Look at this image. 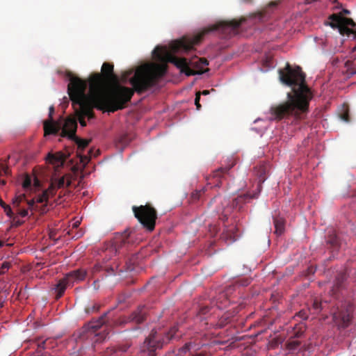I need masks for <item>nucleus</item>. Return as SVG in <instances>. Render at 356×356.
Instances as JSON below:
<instances>
[{"label":"nucleus","instance_id":"nucleus-1","mask_svg":"<svg viewBox=\"0 0 356 356\" xmlns=\"http://www.w3.org/2000/svg\"><path fill=\"white\" fill-rule=\"evenodd\" d=\"M165 72V65L143 64L136 68L134 75L129 79L133 88L118 86L111 92L104 90L101 76L97 74L91 81L88 93L86 81L72 76L67 86V92L81 126H86V117L88 120L95 118L94 108L108 113L123 109L131 101L134 92L141 94L150 89Z\"/></svg>","mask_w":356,"mask_h":356},{"label":"nucleus","instance_id":"nucleus-2","mask_svg":"<svg viewBox=\"0 0 356 356\" xmlns=\"http://www.w3.org/2000/svg\"><path fill=\"white\" fill-rule=\"evenodd\" d=\"M245 21V17L240 19L222 21L216 24L203 29L200 33L193 36L185 35L179 40H174L170 44V51L165 47L157 46L153 51L154 58L158 61L166 63H173L181 72L187 76L202 74L204 72L202 67L209 65V61L204 58L195 57L189 61L186 58H178L177 53H188L195 49V46L200 44L205 35L218 31L223 38H231L238 33V29Z\"/></svg>","mask_w":356,"mask_h":356},{"label":"nucleus","instance_id":"nucleus-3","mask_svg":"<svg viewBox=\"0 0 356 356\" xmlns=\"http://www.w3.org/2000/svg\"><path fill=\"white\" fill-rule=\"evenodd\" d=\"M281 81L292 87V92L287 93V101L271 107V120H281L290 116L302 120L306 115L309 102L312 98L310 89L305 83V75L300 67L293 69L289 63L279 71Z\"/></svg>","mask_w":356,"mask_h":356},{"label":"nucleus","instance_id":"nucleus-4","mask_svg":"<svg viewBox=\"0 0 356 356\" xmlns=\"http://www.w3.org/2000/svg\"><path fill=\"white\" fill-rule=\"evenodd\" d=\"M255 195L246 193L238 195L231 201L222 195H216L211 201L209 205L213 207L214 211L219 215V218L222 221L228 219V216L232 213L234 209L241 211L243 205L253 198Z\"/></svg>","mask_w":356,"mask_h":356},{"label":"nucleus","instance_id":"nucleus-5","mask_svg":"<svg viewBox=\"0 0 356 356\" xmlns=\"http://www.w3.org/2000/svg\"><path fill=\"white\" fill-rule=\"evenodd\" d=\"M106 314L102 316L98 321H90L73 334V338L76 343L88 342V343H99L104 341L108 333L98 332L105 323L104 318Z\"/></svg>","mask_w":356,"mask_h":356},{"label":"nucleus","instance_id":"nucleus-6","mask_svg":"<svg viewBox=\"0 0 356 356\" xmlns=\"http://www.w3.org/2000/svg\"><path fill=\"white\" fill-rule=\"evenodd\" d=\"M177 330L176 326L172 327L167 335L161 339H159L156 332L152 330L140 347V356H156L157 349L162 348L165 343L175 338Z\"/></svg>","mask_w":356,"mask_h":356},{"label":"nucleus","instance_id":"nucleus-7","mask_svg":"<svg viewBox=\"0 0 356 356\" xmlns=\"http://www.w3.org/2000/svg\"><path fill=\"white\" fill-rule=\"evenodd\" d=\"M350 12L347 9H343L337 14H332L329 17V25L334 29H337L342 35L352 37L356 40V23L351 19L344 17Z\"/></svg>","mask_w":356,"mask_h":356},{"label":"nucleus","instance_id":"nucleus-8","mask_svg":"<svg viewBox=\"0 0 356 356\" xmlns=\"http://www.w3.org/2000/svg\"><path fill=\"white\" fill-rule=\"evenodd\" d=\"M134 216L143 225V228L149 232H152L156 225L157 211L150 204L134 206L132 207Z\"/></svg>","mask_w":356,"mask_h":356},{"label":"nucleus","instance_id":"nucleus-9","mask_svg":"<svg viewBox=\"0 0 356 356\" xmlns=\"http://www.w3.org/2000/svg\"><path fill=\"white\" fill-rule=\"evenodd\" d=\"M86 275L87 271L83 268L74 270L67 273L63 278L58 282L54 288L56 293V299L58 300L60 298L68 286H72L75 283L83 281Z\"/></svg>","mask_w":356,"mask_h":356},{"label":"nucleus","instance_id":"nucleus-10","mask_svg":"<svg viewBox=\"0 0 356 356\" xmlns=\"http://www.w3.org/2000/svg\"><path fill=\"white\" fill-rule=\"evenodd\" d=\"M250 279H241L235 282L234 284L229 286L224 291L219 294L216 305L218 308L223 309L227 307L231 302H234V298L232 294L240 286H246L250 284Z\"/></svg>","mask_w":356,"mask_h":356},{"label":"nucleus","instance_id":"nucleus-11","mask_svg":"<svg viewBox=\"0 0 356 356\" xmlns=\"http://www.w3.org/2000/svg\"><path fill=\"white\" fill-rule=\"evenodd\" d=\"M59 122L61 123L60 136L62 137H67L70 139L71 138H76L77 122L75 118L68 117L65 120L63 124V120Z\"/></svg>","mask_w":356,"mask_h":356},{"label":"nucleus","instance_id":"nucleus-12","mask_svg":"<svg viewBox=\"0 0 356 356\" xmlns=\"http://www.w3.org/2000/svg\"><path fill=\"white\" fill-rule=\"evenodd\" d=\"M97 74L101 76L102 83V86H103L104 90L108 92V90H107L105 88V81L116 79V77L113 73V65L108 63H104L102 66V73L101 74L95 73V74H92L89 79L88 83L87 82V83L89 84V89L90 88L91 81L93 80L95 76ZM112 90H111V91ZM109 92H111V90H109Z\"/></svg>","mask_w":356,"mask_h":356},{"label":"nucleus","instance_id":"nucleus-13","mask_svg":"<svg viewBox=\"0 0 356 356\" xmlns=\"http://www.w3.org/2000/svg\"><path fill=\"white\" fill-rule=\"evenodd\" d=\"M49 110V119L44 122V136L51 134L56 135L61 129V123L58 121H54L53 119V115L54 113V106H50Z\"/></svg>","mask_w":356,"mask_h":356},{"label":"nucleus","instance_id":"nucleus-14","mask_svg":"<svg viewBox=\"0 0 356 356\" xmlns=\"http://www.w3.org/2000/svg\"><path fill=\"white\" fill-rule=\"evenodd\" d=\"M234 164L225 168H219L213 172L212 175L207 178V185H213L216 187H220L222 183V179H225L226 175L228 174L229 170L232 168ZM212 188V186H211Z\"/></svg>","mask_w":356,"mask_h":356},{"label":"nucleus","instance_id":"nucleus-15","mask_svg":"<svg viewBox=\"0 0 356 356\" xmlns=\"http://www.w3.org/2000/svg\"><path fill=\"white\" fill-rule=\"evenodd\" d=\"M332 320L337 326L345 328L349 325L350 315L347 310L337 309L332 314Z\"/></svg>","mask_w":356,"mask_h":356},{"label":"nucleus","instance_id":"nucleus-16","mask_svg":"<svg viewBox=\"0 0 356 356\" xmlns=\"http://www.w3.org/2000/svg\"><path fill=\"white\" fill-rule=\"evenodd\" d=\"M129 234L127 231L122 234H117L113 239L112 246L111 247V251H115V253L120 252L121 249L129 245Z\"/></svg>","mask_w":356,"mask_h":356},{"label":"nucleus","instance_id":"nucleus-17","mask_svg":"<svg viewBox=\"0 0 356 356\" xmlns=\"http://www.w3.org/2000/svg\"><path fill=\"white\" fill-rule=\"evenodd\" d=\"M147 310L148 309L145 306H139L129 315V321L136 324L142 323L146 319Z\"/></svg>","mask_w":356,"mask_h":356},{"label":"nucleus","instance_id":"nucleus-18","mask_svg":"<svg viewBox=\"0 0 356 356\" xmlns=\"http://www.w3.org/2000/svg\"><path fill=\"white\" fill-rule=\"evenodd\" d=\"M66 160L65 155L61 152H58L55 154L49 153L47 156V161L54 165L55 167H60L63 165Z\"/></svg>","mask_w":356,"mask_h":356},{"label":"nucleus","instance_id":"nucleus-19","mask_svg":"<svg viewBox=\"0 0 356 356\" xmlns=\"http://www.w3.org/2000/svg\"><path fill=\"white\" fill-rule=\"evenodd\" d=\"M26 200V196L24 194L19 195L15 197L13 200V205L15 209H17V212L18 215L22 217H26L29 214L28 209H20V204Z\"/></svg>","mask_w":356,"mask_h":356},{"label":"nucleus","instance_id":"nucleus-20","mask_svg":"<svg viewBox=\"0 0 356 356\" xmlns=\"http://www.w3.org/2000/svg\"><path fill=\"white\" fill-rule=\"evenodd\" d=\"M53 339H47L41 343H38L36 353L31 356H51L50 353L48 352H42V350L51 348L50 343L53 342Z\"/></svg>","mask_w":356,"mask_h":356},{"label":"nucleus","instance_id":"nucleus-21","mask_svg":"<svg viewBox=\"0 0 356 356\" xmlns=\"http://www.w3.org/2000/svg\"><path fill=\"white\" fill-rule=\"evenodd\" d=\"M70 184V179H66L65 177H62L58 179L52 180L49 186H53L52 192L55 195L56 189L68 187Z\"/></svg>","mask_w":356,"mask_h":356},{"label":"nucleus","instance_id":"nucleus-22","mask_svg":"<svg viewBox=\"0 0 356 356\" xmlns=\"http://www.w3.org/2000/svg\"><path fill=\"white\" fill-rule=\"evenodd\" d=\"M346 280V275L345 273H340L337 275L334 284L332 289V292L333 294L336 293L338 291H339L343 286V282Z\"/></svg>","mask_w":356,"mask_h":356},{"label":"nucleus","instance_id":"nucleus-23","mask_svg":"<svg viewBox=\"0 0 356 356\" xmlns=\"http://www.w3.org/2000/svg\"><path fill=\"white\" fill-rule=\"evenodd\" d=\"M327 243L330 245L333 250H337L339 249L340 246L339 239L334 231L329 234Z\"/></svg>","mask_w":356,"mask_h":356},{"label":"nucleus","instance_id":"nucleus-24","mask_svg":"<svg viewBox=\"0 0 356 356\" xmlns=\"http://www.w3.org/2000/svg\"><path fill=\"white\" fill-rule=\"evenodd\" d=\"M129 347L130 346L129 345L125 344L120 346L118 349L114 348H108L104 353V356H113L118 355L119 353H126L129 350Z\"/></svg>","mask_w":356,"mask_h":356},{"label":"nucleus","instance_id":"nucleus-25","mask_svg":"<svg viewBox=\"0 0 356 356\" xmlns=\"http://www.w3.org/2000/svg\"><path fill=\"white\" fill-rule=\"evenodd\" d=\"M275 233L277 235H281L284 231V220L282 218H274Z\"/></svg>","mask_w":356,"mask_h":356},{"label":"nucleus","instance_id":"nucleus-26","mask_svg":"<svg viewBox=\"0 0 356 356\" xmlns=\"http://www.w3.org/2000/svg\"><path fill=\"white\" fill-rule=\"evenodd\" d=\"M52 190L53 186H49L47 190L44 191L43 193L38 197L37 202L41 204L47 202L49 197L54 195Z\"/></svg>","mask_w":356,"mask_h":356},{"label":"nucleus","instance_id":"nucleus-27","mask_svg":"<svg viewBox=\"0 0 356 356\" xmlns=\"http://www.w3.org/2000/svg\"><path fill=\"white\" fill-rule=\"evenodd\" d=\"M234 229L235 227H232L230 229L226 228L224 229L222 238L230 243L236 241L237 236L234 233Z\"/></svg>","mask_w":356,"mask_h":356},{"label":"nucleus","instance_id":"nucleus-28","mask_svg":"<svg viewBox=\"0 0 356 356\" xmlns=\"http://www.w3.org/2000/svg\"><path fill=\"white\" fill-rule=\"evenodd\" d=\"M71 140H73L76 142L78 149L80 150H83L89 143H90L91 140H87V139H81L76 136V138H71Z\"/></svg>","mask_w":356,"mask_h":356},{"label":"nucleus","instance_id":"nucleus-29","mask_svg":"<svg viewBox=\"0 0 356 356\" xmlns=\"http://www.w3.org/2000/svg\"><path fill=\"white\" fill-rule=\"evenodd\" d=\"M347 71L350 74H356V58L353 60H347L345 63Z\"/></svg>","mask_w":356,"mask_h":356},{"label":"nucleus","instance_id":"nucleus-30","mask_svg":"<svg viewBox=\"0 0 356 356\" xmlns=\"http://www.w3.org/2000/svg\"><path fill=\"white\" fill-rule=\"evenodd\" d=\"M300 345V342L299 341L293 339H290L286 343V348L290 351L296 350Z\"/></svg>","mask_w":356,"mask_h":356},{"label":"nucleus","instance_id":"nucleus-31","mask_svg":"<svg viewBox=\"0 0 356 356\" xmlns=\"http://www.w3.org/2000/svg\"><path fill=\"white\" fill-rule=\"evenodd\" d=\"M193 343L191 342L186 343L184 346L179 348L178 353H177V356H183L186 353L189 352Z\"/></svg>","mask_w":356,"mask_h":356},{"label":"nucleus","instance_id":"nucleus-32","mask_svg":"<svg viewBox=\"0 0 356 356\" xmlns=\"http://www.w3.org/2000/svg\"><path fill=\"white\" fill-rule=\"evenodd\" d=\"M266 170L264 166H261L259 168V170L257 172V175L259 176V182H264L266 179Z\"/></svg>","mask_w":356,"mask_h":356},{"label":"nucleus","instance_id":"nucleus-33","mask_svg":"<svg viewBox=\"0 0 356 356\" xmlns=\"http://www.w3.org/2000/svg\"><path fill=\"white\" fill-rule=\"evenodd\" d=\"M31 182H32V180H31V177H29V175H26L23 181V183H22V187L25 189V190H29L31 188Z\"/></svg>","mask_w":356,"mask_h":356},{"label":"nucleus","instance_id":"nucleus-34","mask_svg":"<svg viewBox=\"0 0 356 356\" xmlns=\"http://www.w3.org/2000/svg\"><path fill=\"white\" fill-rule=\"evenodd\" d=\"M99 309V305L97 303L92 304L91 306H88L86 307L85 311L87 314L93 313L97 312Z\"/></svg>","mask_w":356,"mask_h":356},{"label":"nucleus","instance_id":"nucleus-35","mask_svg":"<svg viewBox=\"0 0 356 356\" xmlns=\"http://www.w3.org/2000/svg\"><path fill=\"white\" fill-rule=\"evenodd\" d=\"M204 190L202 191H195V192L192 193L191 194V200L193 202H195L198 200L202 195V193H204Z\"/></svg>","mask_w":356,"mask_h":356},{"label":"nucleus","instance_id":"nucleus-36","mask_svg":"<svg viewBox=\"0 0 356 356\" xmlns=\"http://www.w3.org/2000/svg\"><path fill=\"white\" fill-rule=\"evenodd\" d=\"M24 201L27 202V204L29 205V209L31 211H38L39 209L38 206L35 204V202L33 200H26Z\"/></svg>","mask_w":356,"mask_h":356},{"label":"nucleus","instance_id":"nucleus-37","mask_svg":"<svg viewBox=\"0 0 356 356\" xmlns=\"http://www.w3.org/2000/svg\"><path fill=\"white\" fill-rule=\"evenodd\" d=\"M200 95H201L200 92H197L196 95H195V104L197 110H200L201 108V105L200 104Z\"/></svg>","mask_w":356,"mask_h":356},{"label":"nucleus","instance_id":"nucleus-38","mask_svg":"<svg viewBox=\"0 0 356 356\" xmlns=\"http://www.w3.org/2000/svg\"><path fill=\"white\" fill-rule=\"evenodd\" d=\"M210 310H211L210 307L204 306V307H200L199 313H200V314H202V315H206L209 312Z\"/></svg>","mask_w":356,"mask_h":356},{"label":"nucleus","instance_id":"nucleus-39","mask_svg":"<svg viewBox=\"0 0 356 356\" xmlns=\"http://www.w3.org/2000/svg\"><path fill=\"white\" fill-rule=\"evenodd\" d=\"M118 267V265H115V266H112L111 267L105 266V270L107 272L108 275H112L114 273L115 269H117Z\"/></svg>","mask_w":356,"mask_h":356},{"label":"nucleus","instance_id":"nucleus-40","mask_svg":"<svg viewBox=\"0 0 356 356\" xmlns=\"http://www.w3.org/2000/svg\"><path fill=\"white\" fill-rule=\"evenodd\" d=\"M4 211L6 213V215L10 218H13L15 216L11 207L9 205L6 207V208L4 209Z\"/></svg>","mask_w":356,"mask_h":356},{"label":"nucleus","instance_id":"nucleus-41","mask_svg":"<svg viewBox=\"0 0 356 356\" xmlns=\"http://www.w3.org/2000/svg\"><path fill=\"white\" fill-rule=\"evenodd\" d=\"M10 265L8 262H3L1 267V273H4L10 268Z\"/></svg>","mask_w":356,"mask_h":356},{"label":"nucleus","instance_id":"nucleus-42","mask_svg":"<svg viewBox=\"0 0 356 356\" xmlns=\"http://www.w3.org/2000/svg\"><path fill=\"white\" fill-rule=\"evenodd\" d=\"M13 226L18 227L23 223V221L18 220L17 216H14L13 218Z\"/></svg>","mask_w":356,"mask_h":356},{"label":"nucleus","instance_id":"nucleus-43","mask_svg":"<svg viewBox=\"0 0 356 356\" xmlns=\"http://www.w3.org/2000/svg\"><path fill=\"white\" fill-rule=\"evenodd\" d=\"M321 302H319L318 300H315L313 303V308L316 310H321Z\"/></svg>","mask_w":356,"mask_h":356},{"label":"nucleus","instance_id":"nucleus-44","mask_svg":"<svg viewBox=\"0 0 356 356\" xmlns=\"http://www.w3.org/2000/svg\"><path fill=\"white\" fill-rule=\"evenodd\" d=\"M341 118L346 121V122H349L350 121V119H349V115H348V111H344L341 115Z\"/></svg>","mask_w":356,"mask_h":356},{"label":"nucleus","instance_id":"nucleus-45","mask_svg":"<svg viewBox=\"0 0 356 356\" xmlns=\"http://www.w3.org/2000/svg\"><path fill=\"white\" fill-rule=\"evenodd\" d=\"M0 171L3 172L6 175H8L9 174L8 168L3 164H0Z\"/></svg>","mask_w":356,"mask_h":356},{"label":"nucleus","instance_id":"nucleus-46","mask_svg":"<svg viewBox=\"0 0 356 356\" xmlns=\"http://www.w3.org/2000/svg\"><path fill=\"white\" fill-rule=\"evenodd\" d=\"M298 315L304 319H307L308 318V315L306 314L305 312L303 311H300Z\"/></svg>","mask_w":356,"mask_h":356},{"label":"nucleus","instance_id":"nucleus-47","mask_svg":"<svg viewBox=\"0 0 356 356\" xmlns=\"http://www.w3.org/2000/svg\"><path fill=\"white\" fill-rule=\"evenodd\" d=\"M40 213H44L47 212V204L42 205L40 209Z\"/></svg>","mask_w":356,"mask_h":356},{"label":"nucleus","instance_id":"nucleus-48","mask_svg":"<svg viewBox=\"0 0 356 356\" xmlns=\"http://www.w3.org/2000/svg\"><path fill=\"white\" fill-rule=\"evenodd\" d=\"M133 73V70H130L129 72H127L124 76V79H126L129 75H131Z\"/></svg>","mask_w":356,"mask_h":356},{"label":"nucleus","instance_id":"nucleus-49","mask_svg":"<svg viewBox=\"0 0 356 356\" xmlns=\"http://www.w3.org/2000/svg\"><path fill=\"white\" fill-rule=\"evenodd\" d=\"M0 205L1 207L4 209L6 208V207L8 206V204H6L4 202H3L2 200H0Z\"/></svg>","mask_w":356,"mask_h":356},{"label":"nucleus","instance_id":"nucleus-50","mask_svg":"<svg viewBox=\"0 0 356 356\" xmlns=\"http://www.w3.org/2000/svg\"><path fill=\"white\" fill-rule=\"evenodd\" d=\"M200 93H201V95H207L210 93V90H204L202 92H201Z\"/></svg>","mask_w":356,"mask_h":356},{"label":"nucleus","instance_id":"nucleus-51","mask_svg":"<svg viewBox=\"0 0 356 356\" xmlns=\"http://www.w3.org/2000/svg\"><path fill=\"white\" fill-rule=\"evenodd\" d=\"M193 356H206V354L204 353H197Z\"/></svg>","mask_w":356,"mask_h":356},{"label":"nucleus","instance_id":"nucleus-52","mask_svg":"<svg viewBox=\"0 0 356 356\" xmlns=\"http://www.w3.org/2000/svg\"><path fill=\"white\" fill-rule=\"evenodd\" d=\"M34 184L35 187H38L40 186V181L37 179H35Z\"/></svg>","mask_w":356,"mask_h":356},{"label":"nucleus","instance_id":"nucleus-53","mask_svg":"<svg viewBox=\"0 0 356 356\" xmlns=\"http://www.w3.org/2000/svg\"><path fill=\"white\" fill-rule=\"evenodd\" d=\"M244 3H252V0H241Z\"/></svg>","mask_w":356,"mask_h":356},{"label":"nucleus","instance_id":"nucleus-54","mask_svg":"<svg viewBox=\"0 0 356 356\" xmlns=\"http://www.w3.org/2000/svg\"><path fill=\"white\" fill-rule=\"evenodd\" d=\"M4 245V242L0 241V248L3 247Z\"/></svg>","mask_w":356,"mask_h":356},{"label":"nucleus","instance_id":"nucleus-55","mask_svg":"<svg viewBox=\"0 0 356 356\" xmlns=\"http://www.w3.org/2000/svg\"><path fill=\"white\" fill-rule=\"evenodd\" d=\"M78 223H79V222H75V223H74V227H77V226H78Z\"/></svg>","mask_w":356,"mask_h":356},{"label":"nucleus","instance_id":"nucleus-56","mask_svg":"<svg viewBox=\"0 0 356 356\" xmlns=\"http://www.w3.org/2000/svg\"><path fill=\"white\" fill-rule=\"evenodd\" d=\"M1 182L2 184H6V181H4V180L1 181Z\"/></svg>","mask_w":356,"mask_h":356},{"label":"nucleus","instance_id":"nucleus-57","mask_svg":"<svg viewBox=\"0 0 356 356\" xmlns=\"http://www.w3.org/2000/svg\"><path fill=\"white\" fill-rule=\"evenodd\" d=\"M300 337L299 334H296V337Z\"/></svg>","mask_w":356,"mask_h":356},{"label":"nucleus","instance_id":"nucleus-58","mask_svg":"<svg viewBox=\"0 0 356 356\" xmlns=\"http://www.w3.org/2000/svg\"><path fill=\"white\" fill-rule=\"evenodd\" d=\"M3 307V302H0V307Z\"/></svg>","mask_w":356,"mask_h":356}]
</instances>
